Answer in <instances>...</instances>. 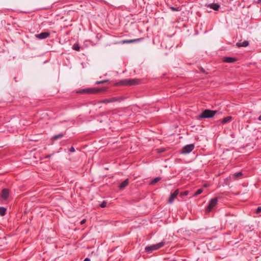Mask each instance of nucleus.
<instances>
[{
  "label": "nucleus",
  "mask_w": 261,
  "mask_h": 261,
  "mask_svg": "<svg viewBox=\"0 0 261 261\" xmlns=\"http://www.w3.org/2000/svg\"><path fill=\"white\" fill-rule=\"evenodd\" d=\"M108 89V87L102 88H88L79 90L77 93L80 94H94L97 93H104Z\"/></svg>",
  "instance_id": "obj_1"
},
{
  "label": "nucleus",
  "mask_w": 261,
  "mask_h": 261,
  "mask_svg": "<svg viewBox=\"0 0 261 261\" xmlns=\"http://www.w3.org/2000/svg\"><path fill=\"white\" fill-rule=\"evenodd\" d=\"M140 83V80L138 79H124L120 81L119 82L115 83V86H132V85H138Z\"/></svg>",
  "instance_id": "obj_2"
},
{
  "label": "nucleus",
  "mask_w": 261,
  "mask_h": 261,
  "mask_svg": "<svg viewBox=\"0 0 261 261\" xmlns=\"http://www.w3.org/2000/svg\"><path fill=\"white\" fill-rule=\"evenodd\" d=\"M165 242L163 240L161 242L153 244L150 246H147L145 248V250L147 253H151L154 250H156L164 246Z\"/></svg>",
  "instance_id": "obj_3"
},
{
  "label": "nucleus",
  "mask_w": 261,
  "mask_h": 261,
  "mask_svg": "<svg viewBox=\"0 0 261 261\" xmlns=\"http://www.w3.org/2000/svg\"><path fill=\"white\" fill-rule=\"evenodd\" d=\"M216 113V111L205 110L199 116L200 118H210L213 117Z\"/></svg>",
  "instance_id": "obj_4"
},
{
  "label": "nucleus",
  "mask_w": 261,
  "mask_h": 261,
  "mask_svg": "<svg viewBox=\"0 0 261 261\" xmlns=\"http://www.w3.org/2000/svg\"><path fill=\"white\" fill-rule=\"evenodd\" d=\"M217 198H214L212 199L208 202V204L206 208V211L207 212H210L213 209V208L217 204Z\"/></svg>",
  "instance_id": "obj_5"
},
{
  "label": "nucleus",
  "mask_w": 261,
  "mask_h": 261,
  "mask_svg": "<svg viewBox=\"0 0 261 261\" xmlns=\"http://www.w3.org/2000/svg\"><path fill=\"white\" fill-rule=\"evenodd\" d=\"M194 148V145L193 144L187 145L182 148L181 153L183 154L189 153Z\"/></svg>",
  "instance_id": "obj_6"
},
{
  "label": "nucleus",
  "mask_w": 261,
  "mask_h": 261,
  "mask_svg": "<svg viewBox=\"0 0 261 261\" xmlns=\"http://www.w3.org/2000/svg\"><path fill=\"white\" fill-rule=\"evenodd\" d=\"M35 36L39 39H44L50 36V33L48 32H42L40 34H36Z\"/></svg>",
  "instance_id": "obj_7"
},
{
  "label": "nucleus",
  "mask_w": 261,
  "mask_h": 261,
  "mask_svg": "<svg viewBox=\"0 0 261 261\" xmlns=\"http://www.w3.org/2000/svg\"><path fill=\"white\" fill-rule=\"evenodd\" d=\"M178 194V189L176 190L173 193H171V195L168 199V202L169 203H172Z\"/></svg>",
  "instance_id": "obj_8"
},
{
  "label": "nucleus",
  "mask_w": 261,
  "mask_h": 261,
  "mask_svg": "<svg viewBox=\"0 0 261 261\" xmlns=\"http://www.w3.org/2000/svg\"><path fill=\"white\" fill-rule=\"evenodd\" d=\"M205 6L215 11H218L220 8V5L217 3L206 4Z\"/></svg>",
  "instance_id": "obj_9"
},
{
  "label": "nucleus",
  "mask_w": 261,
  "mask_h": 261,
  "mask_svg": "<svg viewBox=\"0 0 261 261\" xmlns=\"http://www.w3.org/2000/svg\"><path fill=\"white\" fill-rule=\"evenodd\" d=\"M9 196V191L7 189H4L1 192V197L4 200H6Z\"/></svg>",
  "instance_id": "obj_10"
},
{
  "label": "nucleus",
  "mask_w": 261,
  "mask_h": 261,
  "mask_svg": "<svg viewBox=\"0 0 261 261\" xmlns=\"http://www.w3.org/2000/svg\"><path fill=\"white\" fill-rule=\"evenodd\" d=\"M143 38H140L138 39H130V40H124L121 41V43L123 44L124 43H135V42H138L143 40Z\"/></svg>",
  "instance_id": "obj_11"
},
{
  "label": "nucleus",
  "mask_w": 261,
  "mask_h": 261,
  "mask_svg": "<svg viewBox=\"0 0 261 261\" xmlns=\"http://www.w3.org/2000/svg\"><path fill=\"white\" fill-rule=\"evenodd\" d=\"M223 61L226 63H233L237 61V59L232 57H224Z\"/></svg>",
  "instance_id": "obj_12"
},
{
  "label": "nucleus",
  "mask_w": 261,
  "mask_h": 261,
  "mask_svg": "<svg viewBox=\"0 0 261 261\" xmlns=\"http://www.w3.org/2000/svg\"><path fill=\"white\" fill-rule=\"evenodd\" d=\"M249 45V42L247 40H245L242 42H237L236 45L239 47H247Z\"/></svg>",
  "instance_id": "obj_13"
},
{
  "label": "nucleus",
  "mask_w": 261,
  "mask_h": 261,
  "mask_svg": "<svg viewBox=\"0 0 261 261\" xmlns=\"http://www.w3.org/2000/svg\"><path fill=\"white\" fill-rule=\"evenodd\" d=\"M65 134V133H61L58 135H54L52 137V140L53 141H55V140H57V139H61L64 137Z\"/></svg>",
  "instance_id": "obj_14"
},
{
  "label": "nucleus",
  "mask_w": 261,
  "mask_h": 261,
  "mask_svg": "<svg viewBox=\"0 0 261 261\" xmlns=\"http://www.w3.org/2000/svg\"><path fill=\"white\" fill-rule=\"evenodd\" d=\"M128 184V179H126L123 181H122L120 185L119 186V188L120 189H124L125 187H126Z\"/></svg>",
  "instance_id": "obj_15"
},
{
  "label": "nucleus",
  "mask_w": 261,
  "mask_h": 261,
  "mask_svg": "<svg viewBox=\"0 0 261 261\" xmlns=\"http://www.w3.org/2000/svg\"><path fill=\"white\" fill-rule=\"evenodd\" d=\"M232 117L231 116H227L221 120V122L223 124H225L226 123L229 122L231 121Z\"/></svg>",
  "instance_id": "obj_16"
},
{
  "label": "nucleus",
  "mask_w": 261,
  "mask_h": 261,
  "mask_svg": "<svg viewBox=\"0 0 261 261\" xmlns=\"http://www.w3.org/2000/svg\"><path fill=\"white\" fill-rule=\"evenodd\" d=\"M161 179V177H157L154 178L152 181H150V185H153L158 182H159Z\"/></svg>",
  "instance_id": "obj_17"
},
{
  "label": "nucleus",
  "mask_w": 261,
  "mask_h": 261,
  "mask_svg": "<svg viewBox=\"0 0 261 261\" xmlns=\"http://www.w3.org/2000/svg\"><path fill=\"white\" fill-rule=\"evenodd\" d=\"M6 208L4 207H0V215L3 216L6 214Z\"/></svg>",
  "instance_id": "obj_18"
},
{
  "label": "nucleus",
  "mask_w": 261,
  "mask_h": 261,
  "mask_svg": "<svg viewBox=\"0 0 261 261\" xmlns=\"http://www.w3.org/2000/svg\"><path fill=\"white\" fill-rule=\"evenodd\" d=\"M80 48L81 47L78 44H74L72 46L73 49L77 51H80Z\"/></svg>",
  "instance_id": "obj_19"
},
{
  "label": "nucleus",
  "mask_w": 261,
  "mask_h": 261,
  "mask_svg": "<svg viewBox=\"0 0 261 261\" xmlns=\"http://www.w3.org/2000/svg\"><path fill=\"white\" fill-rule=\"evenodd\" d=\"M109 81V80H103V81H96L95 82V85H99V84H104L105 83H107V82H108Z\"/></svg>",
  "instance_id": "obj_20"
},
{
  "label": "nucleus",
  "mask_w": 261,
  "mask_h": 261,
  "mask_svg": "<svg viewBox=\"0 0 261 261\" xmlns=\"http://www.w3.org/2000/svg\"><path fill=\"white\" fill-rule=\"evenodd\" d=\"M118 100H119V98L118 97H116L109 98L110 103L114 102L117 101Z\"/></svg>",
  "instance_id": "obj_21"
},
{
  "label": "nucleus",
  "mask_w": 261,
  "mask_h": 261,
  "mask_svg": "<svg viewBox=\"0 0 261 261\" xmlns=\"http://www.w3.org/2000/svg\"><path fill=\"white\" fill-rule=\"evenodd\" d=\"M203 192V190L202 189H198L196 192L194 193L193 196H197L198 195L200 194Z\"/></svg>",
  "instance_id": "obj_22"
},
{
  "label": "nucleus",
  "mask_w": 261,
  "mask_h": 261,
  "mask_svg": "<svg viewBox=\"0 0 261 261\" xmlns=\"http://www.w3.org/2000/svg\"><path fill=\"white\" fill-rule=\"evenodd\" d=\"M242 175H243L242 172H238V173H235L233 174V176H234V177L236 178H238L241 177V176H242Z\"/></svg>",
  "instance_id": "obj_23"
},
{
  "label": "nucleus",
  "mask_w": 261,
  "mask_h": 261,
  "mask_svg": "<svg viewBox=\"0 0 261 261\" xmlns=\"http://www.w3.org/2000/svg\"><path fill=\"white\" fill-rule=\"evenodd\" d=\"M99 103H110L109 98V99H105L101 100H100L99 101Z\"/></svg>",
  "instance_id": "obj_24"
},
{
  "label": "nucleus",
  "mask_w": 261,
  "mask_h": 261,
  "mask_svg": "<svg viewBox=\"0 0 261 261\" xmlns=\"http://www.w3.org/2000/svg\"><path fill=\"white\" fill-rule=\"evenodd\" d=\"M188 193H189V191H184L183 192L180 193V194H179V196L180 197H182L184 196H186V195H187L188 194Z\"/></svg>",
  "instance_id": "obj_25"
},
{
  "label": "nucleus",
  "mask_w": 261,
  "mask_h": 261,
  "mask_svg": "<svg viewBox=\"0 0 261 261\" xmlns=\"http://www.w3.org/2000/svg\"><path fill=\"white\" fill-rule=\"evenodd\" d=\"M107 202L105 201H103L100 204V206L102 208H103V207H106L107 206Z\"/></svg>",
  "instance_id": "obj_26"
},
{
  "label": "nucleus",
  "mask_w": 261,
  "mask_h": 261,
  "mask_svg": "<svg viewBox=\"0 0 261 261\" xmlns=\"http://www.w3.org/2000/svg\"><path fill=\"white\" fill-rule=\"evenodd\" d=\"M170 8L171 10L174 11H179L180 10L179 8H175L174 7H170Z\"/></svg>",
  "instance_id": "obj_27"
},
{
  "label": "nucleus",
  "mask_w": 261,
  "mask_h": 261,
  "mask_svg": "<svg viewBox=\"0 0 261 261\" xmlns=\"http://www.w3.org/2000/svg\"><path fill=\"white\" fill-rule=\"evenodd\" d=\"M261 212V207H258L256 210V213L258 214Z\"/></svg>",
  "instance_id": "obj_28"
},
{
  "label": "nucleus",
  "mask_w": 261,
  "mask_h": 261,
  "mask_svg": "<svg viewBox=\"0 0 261 261\" xmlns=\"http://www.w3.org/2000/svg\"><path fill=\"white\" fill-rule=\"evenodd\" d=\"M69 151L70 152H73L75 151V149H74V148L73 147H71L70 149H69Z\"/></svg>",
  "instance_id": "obj_29"
},
{
  "label": "nucleus",
  "mask_w": 261,
  "mask_h": 261,
  "mask_svg": "<svg viewBox=\"0 0 261 261\" xmlns=\"http://www.w3.org/2000/svg\"><path fill=\"white\" fill-rule=\"evenodd\" d=\"M158 152H159V153L163 152L164 151V149H158Z\"/></svg>",
  "instance_id": "obj_30"
},
{
  "label": "nucleus",
  "mask_w": 261,
  "mask_h": 261,
  "mask_svg": "<svg viewBox=\"0 0 261 261\" xmlns=\"http://www.w3.org/2000/svg\"><path fill=\"white\" fill-rule=\"evenodd\" d=\"M52 155H53V154H50L47 155H46V156H45V159L49 158H50Z\"/></svg>",
  "instance_id": "obj_31"
},
{
  "label": "nucleus",
  "mask_w": 261,
  "mask_h": 261,
  "mask_svg": "<svg viewBox=\"0 0 261 261\" xmlns=\"http://www.w3.org/2000/svg\"><path fill=\"white\" fill-rule=\"evenodd\" d=\"M85 222H86V220L85 219H83V220L81 221V224H84L85 223Z\"/></svg>",
  "instance_id": "obj_32"
},
{
  "label": "nucleus",
  "mask_w": 261,
  "mask_h": 261,
  "mask_svg": "<svg viewBox=\"0 0 261 261\" xmlns=\"http://www.w3.org/2000/svg\"><path fill=\"white\" fill-rule=\"evenodd\" d=\"M84 261H90V259L89 258H86Z\"/></svg>",
  "instance_id": "obj_33"
},
{
  "label": "nucleus",
  "mask_w": 261,
  "mask_h": 261,
  "mask_svg": "<svg viewBox=\"0 0 261 261\" xmlns=\"http://www.w3.org/2000/svg\"><path fill=\"white\" fill-rule=\"evenodd\" d=\"M258 119L261 121V115L258 117Z\"/></svg>",
  "instance_id": "obj_34"
},
{
  "label": "nucleus",
  "mask_w": 261,
  "mask_h": 261,
  "mask_svg": "<svg viewBox=\"0 0 261 261\" xmlns=\"http://www.w3.org/2000/svg\"><path fill=\"white\" fill-rule=\"evenodd\" d=\"M201 71L202 72H204V69H203L202 68L201 69Z\"/></svg>",
  "instance_id": "obj_35"
},
{
  "label": "nucleus",
  "mask_w": 261,
  "mask_h": 261,
  "mask_svg": "<svg viewBox=\"0 0 261 261\" xmlns=\"http://www.w3.org/2000/svg\"><path fill=\"white\" fill-rule=\"evenodd\" d=\"M258 3H261V0H258Z\"/></svg>",
  "instance_id": "obj_36"
}]
</instances>
